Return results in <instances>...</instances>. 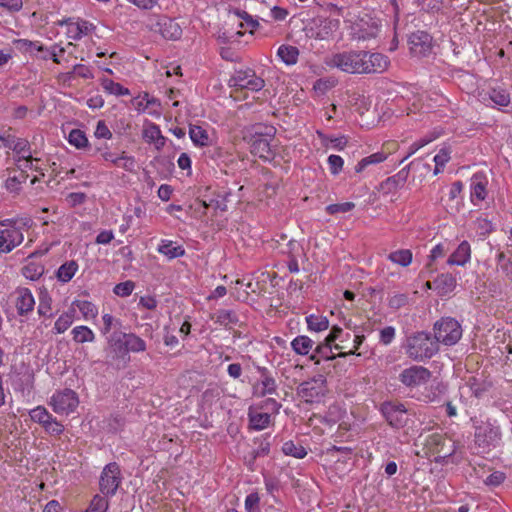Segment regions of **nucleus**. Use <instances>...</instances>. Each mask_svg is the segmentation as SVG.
Returning <instances> with one entry per match:
<instances>
[{"instance_id":"nucleus-1","label":"nucleus","mask_w":512,"mask_h":512,"mask_svg":"<svg viewBox=\"0 0 512 512\" xmlns=\"http://www.w3.org/2000/svg\"><path fill=\"white\" fill-rule=\"evenodd\" d=\"M326 64L350 74L382 73L389 66V59L381 53L349 50L333 54Z\"/></svg>"},{"instance_id":"nucleus-2","label":"nucleus","mask_w":512,"mask_h":512,"mask_svg":"<svg viewBox=\"0 0 512 512\" xmlns=\"http://www.w3.org/2000/svg\"><path fill=\"white\" fill-rule=\"evenodd\" d=\"M276 129L273 126L256 124L249 138L250 152L264 161L274 158L275 152L271 142L274 140Z\"/></svg>"},{"instance_id":"nucleus-3","label":"nucleus","mask_w":512,"mask_h":512,"mask_svg":"<svg viewBox=\"0 0 512 512\" xmlns=\"http://www.w3.org/2000/svg\"><path fill=\"white\" fill-rule=\"evenodd\" d=\"M474 428V444L482 452L497 447L502 439L500 426L490 419H472Z\"/></svg>"},{"instance_id":"nucleus-4","label":"nucleus","mask_w":512,"mask_h":512,"mask_svg":"<svg viewBox=\"0 0 512 512\" xmlns=\"http://www.w3.org/2000/svg\"><path fill=\"white\" fill-rule=\"evenodd\" d=\"M439 350L437 341L426 332H417L407 338L406 354L415 361L433 357Z\"/></svg>"},{"instance_id":"nucleus-5","label":"nucleus","mask_w":512,"mask_h":512,"mask_svg":"<svg viewBox=\"0 0 512 512\" xmlns=\"http://www.w3.org/2000/svg\"><path fill=\"white\" fill-rule=\"evenodd\" d=\"M461 336V325L454 318H441L434 324V340L437 341V344L452 346L460 340Z\"/></svg>"},{"instance_id":"nucleus-6","label":"nucleus","mask_w":512,"mask_h":512,"mask_svg":"<svg viewBox=\"0 0 512 512\" xmlns=\"http://www.w3.org/2000/svg\"><path fill=\"white\" fill-rule=\"evenodd\" d=\"M123 476L120 466L116 462L108 463L102 470L99 479V488L106 497L114 496L121 485Z\"/></svg>"},{"instance_id":"nucleus-7","label":"nucleus","mask_w":512,"mask_h":512,"mask_svg":"<svg viewBox=\"0 0 512 512\" xmlns=\"http://www.w3.org/2000/svg\"><path fill=\"white\" fill-rule=\"evenodd\" d=\"M49 405L57 414L68 415L76 410L79 405L77 393L69 388L57 390L50 398Z\"/></svg>"},{"instance_id":"nucleus-8","label":"nucleus","mask_w":512,"mask_h":512,"mask_svg":"<svg viewBox=\"0 0 512 512\" xmlns=\"http://www.w3.org/2000/svg\"><path fill=\"white\" fill-rule=\"evenodd\" d=\"M380 412L388 425L393 429H402L408 423L407 409L402 403L385 401L380 406Z\"/></svg>"},{"instance_id":"nucleus-9","label":"nucleus","mask_w":512,"mask_h":512,"mask_svg":"<svg viewBox=\"0 0 512 512\" xmlns=\"http://www.w3.org/2000/svg\"><path fill=\"white\" fill-rule=\"evenodd\" d=\"M230 87L258 92L265 86L264 80L252 69L236 70L228 82Z\"/></svg>"},{"instance_id":"nucleus-10","label":"nucleus","mask_w":512,"mask_h":512,"mask_svg":"<svg viewBox=\"0 0 512 512\" xmlns=\"http://www.w3.org/2000/svg\"><path fill=\"white\" fill-rule=\"evenodd\" d=\"M259 373V380L252 386V394L255 397H265L266 395H278V384L275 374L264 366H256Z\"/></svg>"},{"instance_id":"nucleus-11","label":"nucleus","mask_w":512,"mask_h":512,"mask_svg":"<svg viewBox=\"0 0 512 512\" xmlns=\"http://www.w3.org/2000/svg\"><path fill=\"white\" fill-rule=\"evenodd\" d=\"M0 225L6 226L0 229V253H9L23 242L24 235L12 220L1 221Z\"/></svg>"},{"instance_id":"nucleus-12","label":"nucleus","mask_w":512,"mask_h":512,"mask_svg":"<svg viewBox=\"0 0 512 512\" xmlns=\"http://www.w3.org/2000/svg\"><path fill=\"white\" fill-rule=\"evenodd\" d=\"M326 379L323 375H318L311 380L304 381L298 387V394L307 403L319 402L327 392Z\"/></svg>"},{"instance_id":"nucleus-13","label":"nucleus","mask_w":512,"mask_h":512,"mask_svg":"<svg viewBox=\"0 0 512 512\" xmlns=\"http://www.w3.org/2000/svg\"><path fill=\"white\" fill-rule=\"evenodd\" d=\"M408 45L413 56L426 57L432 52L433 38L428 32L417 30L409 34Z\"/></svg>"},{"instance_id":"nucleus-14","label":"nucleus","mask_w":512,"mask_h":512,"mask_svg":"<svg viewBox=\"0 0 512 512\" xmlns=\"http://www.w3.org/2000/svg\"><path fill=\"white\" fill-rule=\"evenodd\" d=\"M431 372L422 366H411L399 374V381L406 387H417L429 381Z\"/></svg>"},{"instance_id":"nucleus-15","label":"nucleus","mask_w":512,"mask_h":512,"mask_svg":"<svg viewBox=\"0 0 512 512\" xmlns=\"http://www.w3.org/2000/svg\"><path fill=\"white\" fill-rule=\"evenodd\" d=\"M315 28H311V37L326 40L334 35L340 27V21L333 18H320L314 21Z\"/></svg>"},{"instance_id":"nucleus-16","label":"nucleus","mask_w":512,"mask_h":512,"mask_svg":"<svg viewBox=\"0 0 512 512\" xmlns=\"http://www.w3.org/2000/svg\"><path fill=\"white\" fill-rule=\"evenodd\" d=\"M413 164L410 163L406 167L402 168L395 175L388 177L386 180L380 183L379 191L384 195H389L396 193L399 189L403 188L408 175L410 166Z\"/></svg>"},{"instance_id":"nucleus-17","label":"nucleus","mask_w":512,"mask_h":512,"mask_svg":"<svg viewBox=\"0 0 512 512\" xmlns=\"http://www.w3.org/2000/svg\"><path fill=\"white\" fill-rule=\"evenodd\" d=\"M488 179L482 172L475 173L470 179V198L474 205H478L487 197Z\"/></svg>"},{"instance_id":"nucleus-18","label":"nucleus","mask_w":512,"mask_h":512,"mask_svg":"<svg viewBox=\"0 0 512 512\" xmlns=\"http://www.w3.org/2000/svg\"><path fill=\"white\" fill-rule=\"evenodd\" d=\"M15 296V307L20 316H26L34 310L35 299L30 289L18 287Z\"/></svg>"},{"instance_id":"nucleus-19","label":"nucleus","mask_w":512,"mask_h":512,"mask_svg":"<svg viewBox=\"0 0 512 512\" xmlns=\"http://www.w3.org/2000/svg\"><path fill=\"white\" fill-rule=\"evenodd\" d=\"M430 443L434 447L435 453L442 458H448L454 455L457 450L455 441L439 434L432 435Z\"/></svg>"},{"instance_id":"nucleus-20","label":"nucleus","mask_w":512,"mask_h":512,"mask_svg":"<svg viewBox=\"0 0 512 512\" xmlns=\"http://www.w3.org/2000/svg\"><path fill=\"white\" fill-rule=\"evenodd\" d=\"M62 24L67 25V37L72 40H80L82 37L88 35L94 28L93 24L86 20L73 21L72 19L65 20Z\"/></svg>"},{"instance_id":"nucleus-21","label":"nucleus","mask_w":512,"mask_h":512,"mask_svg":"<svg viewBox=\"0 0 512 512\" xmlns=\"http://www.w3.org/2000/svg\"><path fill=\"white\" fill-rule=\"evenodd\" d=\"M142 137L145 142L154 144L158 151L165 146L167 140L166 137L162 135L160 127L153 122H148L145 124L142 131Z\"/></svg>"},{"instance_id":"nucleus-22","label":"nucleus","mask_w":512,"mask_h":512,"mask_svg":"<svg viewBox=\"0 0 512 512\" xmlns=\"http://www.w3.org/2000/svg\"><path fill=\"white\" fill-rule=\"evenodd\" d=\"M433 284L434 291H436L437 295L443 297L454 291L457 280L450 273H442L433 280Z\"/></svg>"},{"instance_id":"nucleus-23","label":"nucleus","mask_w":512,"mask_h":512,"mask_svg":"<svg viewBox=\"0 0 512 512\" xmlns=\"http://www.w3.org/2000/svg\"><path fill=\"white\" fill-rule=\"evenodd\" d=\"M159 32L165 39L176 40L182 35V29L179 24L168 17H163L157 22Z\"/></svg>"},{"instance_id":"nucleus-24","label":"nucleus","mask_w":512,"mask_h":512,"mask_svg":"<svg viewBox=\"0 0 512 512\" xmlns=\"http://www.w3.org/2000/svg\"><path fill=\"white\" fill-rule=\"evenodd\" d=\"M471 258V247L467 241H462L456 250L447 259V264L464 266L470 261Z\"/></svg>"},{"instance_id":"nucleus-25","label":"nucleus","mask_w":512,"mask_h":512,"mask_svg":"<svg viewBox=\"0 0 512 512\" xmlns=\"http://www.w3.org/2000/svg\"><path fill=\"white\" fill-rule=\"evenodd\" d=\"M157 252L164 255L168 260L183 257L186 253L182 245H175L173 241L167 239L160 241Z\"/></svg>"},{"instance_id":"nucleus-26","label":"nucleus","mask_w":512,"mask_h":512,"mask_svg":"<svg viewBox=\"0 0 512 512\" xmlns=\"http://www.w3.org/2000/svg\"><path fill=\"white\" fill-rule=\"evenodd\" d=\"M313 346L314 341L306 335H299L291 341L292 350L301 356H310Z\"/></svg>"},{"instance_id":"nucleus-27","label":"nucleus","mask_w":512,"mask_h":512,"mask_svg":"<svg viewBox=\"0 0 512 512\" xmlns=\"http://www.w3.org/2000/svg\"><path fill=\"white\" fill-rule=\"evenodd\" d=\"M216 323L224 327L236 325L239 322V317L234 310L219 309L211 317Z\"/></svg>"},{"instance_id":"nucleus-28","label":"nucleus","mask_w":512,"mask_h":512,"mask_svg":"<svg viewBox=\"0 0 512 512\" xmlns=\"http://www.w3.org/2000/svg\"><path fill=\"white\" fill-rule=\"evenodd\" d=\"M248 418H249L250 427L257 431L267 428L271 421L270 414L256 412L253 410L252 407L249 408Z\"/></svg>"},{"instance_id":"nucleus-29","label":"nucleus","mask_w":512,"mask_h":512,"mask_svg":"<svg viewBox=\"0 0 512 512\" xmlns=\"http://www.w3.org/2000/svg\"><path fill=\"white\" fill-rule=\"evenodd\" d=\"M78 269V263L75 260H69L57 269L55 275L59 282L68 283L74 277Z\"/></svg>"},{"instance_id":"nucleus-30","label":"nucleus","mask_w":512,"mask_h":512,"mask_svg":"<svg viewBox=\"0 0 512 512\" xmlns=\"http://www.w3.org/2000/svg\"><path fill=\"white\" fill-rule=\"evenodd\" d=\"M277 56L286 65H288V66L295 65L298 61L299 49L292 45L283 44L278 48Z\"/></svg>"},{"instance_id":"nucleus-31","label":"nucleus","mask_w":512,"mask_h":512,"mask_svg":"<svg viewBox=\"0 0 512 512\" xmlns=\"http://www.w3.org/2000/svg\"><path fill=\"white\" fill-rule=\"evenodd\" d=\"M338 355L333 354L332 346H328V344L319 343L313 352L310 354L309 359L313 361L315 364H319L321 360H333Z\"/></svg>"},{"instance_id":"nucleus-32","label":"nucleus","mask_w":512,"mask_h":512,"mask_svg":"<svg viewBox=\"0 0 512 512\" xmlns=\"http://www.w3.org/2000/svg\"><path fill=\"white\" fill-rule=\"evenodd\" d=\"M14 161L19 164L32 155L30 142L25 138H18L13 145Z\"/></svg>"},{"instance_id":"nucleus-33","label":"nucleus","mask_w":512,"mask_h":512,"mask_svg":"<svg viewBox=\"0 0 512 512\" xmlns=\"http://www.w3.org/2000/svg\"><path fill=\"white\" fill-rule=\"evenodd\" d=\"M448 250H449L448 245L445 243H439L436 246H434L432 248V250L430 251L429 260L425 266V270L422 271L420 273V275H424L426 273L427 274L433 273L435 271V269L432 268L433 263L437 259L444 257L446 255V253L448 252Z\"/></svg>"},{"instance_id":"nucleus-34","label":"nucleus","mask_w":512,"mask_h":512,"mask_svg":"<svg viewBox=\"0 0 512 512\" xmlns=\"http://www.w3.org/2000/svg\"><path fill=\"white\" fill-rule=\"evenodd\" d=\"M387 259L401 267H407L412 263L413 253L410 249H398L388 254Z\"/></svg>"},{"instance_id":"nucleus-35","label":"nucleus","mask_w":512,"mask_h":512,"mask_svg":"<svg viewBox=\"0 0 512 512\" xmlns=\"http://www.w3.org/2000/svg\"><path fill=\"white\" fill-rule=\"evenodd\" d=\"M127 333L120 331H113L107 336L108 347L117 354H125L124 341H126Z\"/></svg>"},{"instance_id":"nucleus-36","label":"nucleus","mask_w":512,"mask_h":512,"mask_svg":"<svg viewBox=\"0 0 512 512\" xmlns=\"http://www.w3.org/2000/svg\"><path fill=\"white\" fill-rule=\"evenodd\" d=\"M100 84L103 90L110 95L115 96H127L130 95V90L120 83L114 82L113 80L103 77L100 79Z\"/></svg>"},{"instance_id":"nucleus-37","label":"nucleus","mask_w":512,"mask_h":512,"mask_svg":"<svg viewBox=\"0 0 512 512\" xmlns=\"http://www.w3.org/2000/svg\"><path fill=\"white\" fill-rule=\"evenodd\" d=\"M189 136L191 141L196 146H208L210 144V137L204 128L198 125H190Z\"/></svg>"},{"instance_id":"nucleus-38","label":"nucleus","mask_w":512,"mask_h":512,"mask_svg":"<svg viewBox=\"0 0 512 512\" xmlns=\"http://www.w3.org/2000/svg\"><path fill=\"white\" fill-rule=\"evenodd\" d=\"M45 272V267L42 263L30 260L22 268V274L25 278L35 281L38 280Z\"/></svg>"},{"instance_id":"nucleus-39","label":"nucleus","mask_w":512,"mask_h":512,"mask_svg":"<svg viewBox=\"0 0 512 512\" xmlns=\"http://www.w3.org/2000/svg\"><path fill=\"white\" fill-rule=\"evenodd\" d=\"M125 354L128 352L139 353L144 352L147 348L146 342L134 333H127L126 341H124Z\"/></svg>"},{"instance_id":"nucleus-40","label":"nucleus","mask_w":512,"mask_h":512,"mask_svg":"<svg viewBox=\"0 0 512 512\" xmlns=\"http://www.w3.org/2000/svg\"><path fill=\"white\" fill-rule=\"evenodd\" d=\"M73 340L78 344L95 341L94 332L85 325L76 326L71 331Z\"/></svg>"},{"instance_id":"nucleus-41","label":"nucleus","mask_w":512,"mask_h":512,"mask_svg":"<svg viewBox=\"0 0 512 512\" xmlns=\"http://www.w3.org/2000/svg\"><path fill=\"white\" fill-rule=\"evenodd\" d=\"M13 45L23 53H32L35 51H44L47 50L42 43L39 41H31L28 39H15L13 40Z\"/></svg>"},{"instance_id":"nucleus-42","label":"nucleus","mask_w":512,"mask_h":512,"mask_svg":"<svg viewBox=\"0 0 512 512\" xmlns=\"http://www.w3.org/2000/svg\"><path fill=\"white\" fill-rule=\"evenodd\" d=\"M308 329L314 332H321L329 327L327 317L317 314H310L306 317Z\"/></svg>"},{"instance_id":"nucleus-43","label":"nucleus","mask_w":512,"mask_h":512,"mask_svg":"<svg viewBox=\"0 0 512 512\" xmlns=\"http://www.w3.org/2000/svg\"><path fill=\"white\" fill-rule=\"evenodd\" d=\"M387 155L383 152H376L369 156L364 157L361 159L358 164L355 166V171L357 173H360L364 171L369 165L373 164H379L386 160Z\"/></svg>"},{"instance_id":"nucleus-44","label":"nucleus","mask_w":512,"mask_h":512,"mask_svg":"<svg viewBox=\"0 0 512 512\" xmlns=\"http://www.w3.org/2000/svg\"><path fill=\"white\" fill-rule=\"evenodd\" d=\"M68 142L77 149H84L89 145L85 132L80 129H73L70 131Z\"/></svg>"},{"instance_id":"nucleus-45","label":"nucleus","mask_w":512,"mask_h":512,"mask_svg":"<svg viewBox=\"0 0 512 512\" xmlns=\"http://www.w3.org/2000/svg\"><path fill=\"white\" fill-rule=\"evenodd\" d=\"M282 452L287 456H292L297 459H302L307 455V450L300 444L293 441H286L282 446Z\"/></svg>"},{"instance_id":"nucleus-46","label":"nucleus","mask_w":512,"mask_h":512,"mask_svg":"<svg viewBox=\"0 0 512 512\" xmlns=\"http://www.w3.org/2000/svg\"><path fill=\"white\" fill-rule=\"evenodd\" d=\"M74 320V311L61 314L54 324V330L57 334H62L72 325Z\"/></svg>"},{"instance_id":"nucleus-47","label":"nucleus","mask_w":512,"mask_h":512,"mask_svg":"<svg viewBox=\"0 0 512 512\" xmlns=\"http://www.w3.org/2000/svg\"><path fill=\"white\" fill-rule=\"evenodd\" d=\"M105 495H95L88 508L84 512H106L109 508V501Z\"/></svg>"},{"instance_id":"nucleus-48","label":"nucleus","mask_w":512,"mask_h":512,"mask_svg":"<svg viewBox=\"0 0 512 512\" xmlns=\"http://www.w3.org/2000/svg\"><path fill=\"white\" fill-rule=\"evenodd\" d=\"M52 299L47 291H41L39 295L38 314L44 317H52Z\"/></svg>"},{"instance_id":"nucleus-49","label":"nucleus","mask_w":512,"mask_h":512,"mask_svg":"<svg viewBox=\"0 0 512 512\" xmlns=\"http://www.w3.org/2000/svg\"><path fill=\"white\" fill-rule=\"evenodd\" d=\"M288 255H289V261H288V270L291 273H298L299 272V264L297 260V256L295 254L296 250L299 249V244L295 240H289L288 244Z\"/></svg>"},{"instance_id":"nucleus-50","label":"nucleus","mask_w":512,"mask_h":512,"mask_svg":"<svg viewBox=\"0 0 512 512\" xmlns=\"http://www.w3.org/2000/svg\"><path fill=\"white\" fill-rule=\"evenodd\" d=\"M79 311L82 313L85 319H93L98 314L97 307L90 301L87 300H78L74 302Z\"/></svg>"},{"instance_id":"nucleus-51","label":"nucleus","mask_w":512,"mask_h":512,"mask_svg":"<svg viewBox=\"0 0 512 512\" xmlns=\"http://www.w3.org/2000/svg\"><path fill=\"white\" fill-rule=\"evenodd\" d=\"M30 418L33 422H36L43 426L53 416L44 406H37L29 412Z\"/></svg>"},{"instance_id":"nucleus-52","label":"nucleus","mask_w":512,"mask_h":512,"mask_svg":"<svg viewBox=\"0 0 512 512\" xmlns=\"http://www.w3.org/2000/svg\"><path fill=\"white\" fill-rule=\"evenodd\" d=\"M102 321L103 327L101 328V333L103 335H108L112 329H115V331H117V329L121 328L122 326L121 320L115 318L113 315L109 313H106L102 316Z\"/></svg>"},{"instance_id":"nucleus-53","label":"nucleus","mask_w":512,"mask_h":512,"mask_svg":"<svg viewBox=\"0 0 512 512\" xmlns=\"http://www.w3.org/2000/svg\"><path fill=\"white\" fill-rule=\"evenodd\" d=\"M230 195V193L224 192L223 194H218L215 198L210 199L208 203L204 201L203 204L205 207H211L215 210L224 212L227 210V201Z\"/></svg>"},{"instance_id":"nucleus-54","label":"nucleus","mask_w":512,"mask_h":512,"mask_svg":"<svg viewBox=\"0 0 512 512\" xmlns=\"http://www.w3.org/2000/svg\"><path fill=\"white\" fill-rule=\"evenodd\" d=\"M490 99L500 107H506L510 103V95L507 90L502 88L492 89Z\"/></svg>"},{"instance_id":"nucleus-55","label":"nucleus","mask_w":512,"mask_h":512,"mask_svg":"<svg viewBox=\"0 0 512 512\" xmlns=\"http://www.w3.org/2000/svg\"><path fill=\"white\" fill-rule=\"evenodd\" d=\"M469 386H470L471 393L476 398H481L489 390V388L491 387V384L487 383L485 381L480 382V381H478L477 378L473 377L472 379L469 380Z\"/></svg>"},{"instance_id":"nucleus-56","label":"nucleus","mask_w":512,"mask_h":512,"mask_svg":"<svg viewBox=\"0 0 512 512\" xmlns=\"http://www.w3.org/2000/svg\"><path fill=\"white\" fill-rule=\"evenodd\" d=\"M409 304V296L406 293H395L388 297V306L393 310H398Z\"/></svg>"},{"instance_id":"nucleus-57","label":"nucleus","mask_w":512,"mask_h":512,"mask_svg":"<svg viewBox=\"0 0 512 512\" xmlns=\"http://www.w3.org/2000/svg\"><path fill=\"white\" fill-rule=\"evenodd\" d=\"M450 160V151L446 148L440 149V151L434 156L435 169L434 174L442 172L446 163Z\"/></svg>"},{"instance_id":"nucleus-58","label":"nucleus","mask_w":512,"mask_h":512,"mask_svg":"<svg viewBox=\"0 0 512 512\" xmlns=\"http://www.w3.org/2000/svg\"><path fill=\"white\" fill-rule=\"evenodd\" d=\"M246 512H261L258 492L248 494L244 502Z\"/></svg>"},{"instance_id":"nucleus-59","label":"nucleus","mask_w":512,"mask_h":512,"mask_svg":"<svg viewBox=\"0 0 512 512\" xmlns=\"http://www.w3.org/2000/svg\"><path fill=\"white\" fill-rule=\"evenodd\" d=\"M135 284L131 280L121 282L115 285L113 292L120 297L130 296L134 290Z\"/></svg>"},{"instance_id":"nucleus-60","label":"nucleus","mask_w":512,"mask_h":512,"mask_svg":"<svg viewBox=\"0 0 512 512\" xmlns=\"http://www.w3.org/2000/svg\"><path fill=\"white\" fill-rule=\"evenodd\" d=\"M355 204L353 202H344L337 204H330L326 206L325 210L329 215H334L337 213H346L354 209Z\"/></svg>"},{"instance_id":"nucleus-61","label":"nucleus","mask_w":512,"mask_h":512,"mask_svg":"<svg viewBox=\"0 0 512 512\" xmlns=\"http://www.w3.org/2000/svg\"><path fill=\"white\" fill-rule=\"evenodd\" d=\"M42 427L47 433L54 436H59L64 431V426L53 416Z\"/></svg>"},{"instance_id":"nucleus-62","label":"nucleus","mask_w":512,"mask_h":512,"mask_svg":"<svg viewBox=\"0 0 512 512\" xmlns=\"http://www.w3.org/2000/svg\"><path fill=\"white\" fill-rule=\"evenodd\" d=\"M120 165H116L117 167L123 168L125 171L132 172L136 166V160L133 156L126 155L125 152L119 156Z\"/></svg>"},{"instance_id":"nucleus-63","label":"nucleus","mask_w":512,"mask_h":512,"mask_svg":"<svg viewBox=\"0 0 512 512\" xmlns=\"http://www.w3.org/2000/svg\"><path fill=\"white\" fill-rule=\"evenodd\" d=\"M505 479L506 475L504 472L495 471L484 480V483L488 486L497 487L501 485Z\"/></svg>"},{"instance_id":"nucleus-64","label":"nucleus","mask_w":512,"mask_h":512,"mask_svg":"<svg viewBox=\"0 0 512 512\" xmlns=\"http://www.w3.org/2000/svg\"><path fill=\"white\" fill-rule=\"evenodd\" d=\"M344 161L343 159L338 155H330L328 157V165L331 174L337 175L343 168Z\"/></svg>"}]
</instances>
